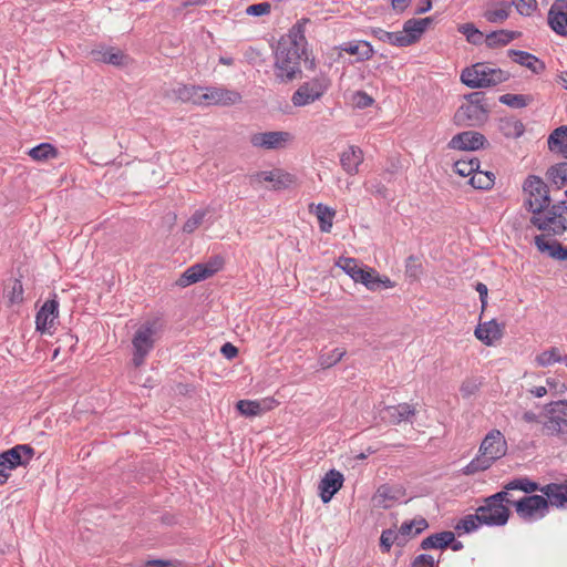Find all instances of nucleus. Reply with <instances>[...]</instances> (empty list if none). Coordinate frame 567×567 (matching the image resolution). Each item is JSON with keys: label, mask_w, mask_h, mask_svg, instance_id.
<instances>
[{"label": "nucleus", "mask_w": 567, "mask_h": 567, "mask_svg": "<svg viewBox=\"0 0 567 567\" xmlns=\"http://www.w3.org/2000/svg\"><path fill=\"white\" fill-rule=\"evenodd\" d=\"M509 79V73L488 63H475L461 73V81L471 89L495 86Z\"/></svg>", "instance_id": "obj_3"}, {"label": "nucleus", "mask_w": 567, "mask_h": 567, "mask_svg": "<svg viewBox=\"0 0 567 567\" xmlns=\"http://www.w3.org/2000/svg\"><path fill=\"white\" fill-rule=\"evenodd\" d=\"M346 354L347 351L342 348H336L330 352H322L318 357V364L323 370L329 369L340 362Z\"/></svg>", "instance_id": "obj_43"}, {"label": "nucleus", "mask_w": 567, "mask_h": 567, "mask_svg": "<svg viewBox=\"0 0 567 567\" xmlns=\"http://www.w3.org/2000/svg\"><path fill=\"white\" fill-rule=\"evenodd\" d=\"M412 567H434V558L427 554H421L412 561Z\"/></svg>", "instance_id": "obj_60"}, {"label": "nucleus", "mask_w": 567, "mask_h": 567, "mask_svg": "<svg viewBox=\"0 0 567 567\" xmlns=\"http://www.w3.org/2000/svg\"><path fill=\"white\" fill-rule=\"evenodd\" d=\"M517 12L522 16L529 17L537 9L536 0H511Z\"/></svg>", "instance_id": "obj_55"}, {"label": "nucleus", "mask_w": 567, "mask_h": 567, "mask_svg": "<svg viewBox=\"0 0 567 567\" xmlns=\"http://www.w3.org/2000/svg\"><path fill=\"white\" fill-rule=\"evenodd\" d=\"M477 509L486 526H504L511 515L509 508L505 504L491 503L488 497L485 498L484 505Z\"/></svg>", "instance_id": "obj_15"}, {"label": "nucleus", "mask_w": 567, "mask_h": 567, "mask_svg": "<svg viewBox=\"0 0 567 567\" xmlns=\"http://www.w3.org/2000/svg\"><path fill=\"white\" fill-rule=\"evenodd\" d=\"M158 336L157 320H147L143 322L134 332L132 339L133 364L138 368L144 364L145 359L154 349Z\"/></svg>", "instance_id": "obj_5"}, {"label": "nucleus", "mask_w": 567, "mask_h": 567, "mask_svg": "<svg viewBox=\"0 0 567 567\" xmlns=\"http://www.w3.org/2000/svg\"><path fill=\"white\" fill-rule=\"evenodd\" d=\"M331 86L330 78L320 73L303 82L291 95V103L296 107H303L321 100Z\"/></svg>", "instance_id": "obj_7"}, {"label": "nucleus", "mask_w": 567, "mask_h": 567, "mask_svg": "<svg viewBox=\"0 0 567 567\" xmlns=\"http://www.w3.org/2000/svg\"><path fill=\"white\" fill-rule=\"evenodd\" d=\"M517 515L525 522L544 518L549 509L545 495H527L514 503Z\"/></svg>", "instance_id": "obj_11"}, {"label": "nucleus", "mask_w": 567, "mask_h": 567, "mask_svg": "<svg viewBox=\"0 0 567 567\" xmlns=\"http://www.w3.org/2000/svg\"><path fill=\"white\" fill-rule=\"evenodd\" d=\"M303 41V35H288L279 40L275 51V70L280 82H290L301 73L300 59Z\"/></svg>", "instance_id": "obj_1"}, {"label": "nucleus", "mask_w": 567, "mask_h": 567, "mask_svg": "<svg viewBox=\"0 0 567 567\" xmlns=\"http://www.w3.org/2000/svg\"><path fill=\"white\" fill-rule=\"evenodd\" d=\"M58 308L59 303L56 300H48L44 302L35 317L37 330L41 331L42 333H51V329L53 328L59 315Z\"/></svg>", "instance_id": "obj_21"}, {"label": "nucleus", "mask_w": 567, "mask_h": 567, "mask_svg": "<svg viewBox=\"0 0 567 567\" xmlns=\"http://www.w3.org/2000/svg\"><path fill=\"white\" fill-rule=\"evenodd\" d=\"M237 409L245 416L259 415L264 410L260 402L250 400L238 401Z\"/></svg>", "instance_id": "obj_52"}, {"label": "nucleus", "mask_w": 567, "mask_h": 567, "mask_svg": "<svg viewBox=\"0 0 567 567\" xmlns=\"http://www.w3.org/2000/svg\"><path fill=\"white\" fill-rule=\"evenodd\" d=\"M384 419L391 424H400L401 422H411L412 417L416 414V410L409 403H400L398 405H388L383 409Z\"/></svg>", "instance_id": "obj_23"}, {"label": "nucleus", "mask_w": 567, "mask_h": 567, "mask_svg": "<svg viewBox=\"0 0 567 567\" xmlns=\"http://www.w3.org/2000/svg\"><path fill=\"white\" fill-rule=\"evenodd\" d=\"M92 55L94 60L112 65H122L126 59L125 54L121 50H115L114 48L94 50L92 51Z\"/></svg>", "instance_id": "obj_35"}, {"label": "nucleus", "mask_w": 567, "mask_h": 567, "mask_svg": "<svg viewBox=\"0 0 567 567\" xmlns=\"http://www.w3.org/2000/svg\"><path fill=\"white\" fill-rule=\"evenodd\" d=\"M374 100L365 92L358 91L353 94V103L359 109H365L373 104Z\"/></svg>", "instance_id": "obj_58"}, {"label": "nucleus", "mask_w": 567, "mask_h": 567, "mask_svg": "<svg viewBox=\"0 0 567 567\" xmlns=\"http://www.w3.org/2000/svg\"><path fill=\"white\" fill-rule=\"evenodd\" d=\"M202 97L204 99V106H229L241 101V95L239 92L226 89L224 86L204 87V95H202Z\"/></svg>", "instance_id": "obj_14"}, {"label": "nucleus", "mask_w": 567, "mask_h": 567, "mask_svg": "<svg viewBox=\"0 0 567 567\" xmlns=\"http://www.w3.org/2000/svg\"><path fill=\"white\" fill-rule=\"evenodd\" d=\"M8 300L11 305L19 303L23 300V287L19 279H14L11 290L7 293Z\"/></svg>", "instance_id": "obj_56"}, {"label": "nucleus", "mask_w": 567, "mask_h": 567, "mask_svg": "<svg viewBox=\"0 0 567 567\" xmlns=\"http://www.w3.org/2000/svg\"><path fill=\"white\" fill-rule=\"evenodd\" d=\"M535 245L542 252H547L550 257L557 260H567V247L561 246L557 241H550L545 236H536Z\"/></svg>", "instance_id": "obj_28"}, {"label": "nucleus", "mask_w": 567, "mask_h": 567, "mask_svg": "<svg viewBox=\"0 0 567 567\" xmlns=\"http://www.w3.org/2000/svg\"><path fill=\"white\" fill-rule=\"evenodd\" d=\"M483 525H485V523H483L481 514L478 513V509H476V514H470L461 518L455 525V529L458 532V534H468L477 530Z\"/></svg>", "instance_id": "obj_41"}, {"label": "nucleus", "mask_w": 567, "mask_h": 567, "mask_svg": "<svg viewBox=\"0 0 567 567\" xmlns=\"http://www.w3.org/2000/svg\"><path fill=\"white\" fill-rule=\"evenodd\" d=\"M359 284H362L367 289L377 291L381 289H390L394 287V282L386 276H380L377 270L368 266L364 267Z\"/></svg>", "instance_id": "obj_24"}, {"label": "nucleus", "mask_w": 567, "mask_h": 567, "mask_svg": "<svg viewBox=\"0 0 567 567\" xmlns=\"http://www.w3.org/2000/svg\"><path fill=\"white\" fill-rule=\"evenodd\" d=\"M144 567H174L175 563L168 559H148L143 564Z\"/></svg>", "instance_id": "obj_64"}, {"label": "nucleus", "mask_w": 567, "mask_h": 567, "mask_svg": "<svg viewBox=\"0 0 567 567\" xmlns=\"http://www.w3.org/2000/svg\"><path fill=\"white\" fill-rule=\"evenodd\" d=\"M406 539L401 534L400 529H385L382 532L380 537V547L383 553H389L392 545L396 544L399 546L405 545Z\"/></svg>", "instance_id": "obj_42"}, {"label": "nucleus", "mask_w": 567, "mask_h": 567, "mask_svg": "<svg viewBox=\"0 0 567 567\" xmlns=\"http://www.w3.org/2000/svg\"><path fill=\"white\" fill-rule=\"evenodd\" d=\"M547 22L558 35H567V0H555L549 8Z\"/></svg>", "instance_id": "obj_17"}, {"label": "nucleus", "mask_w": 567, "mask_h": 567, "mask_svg": "<svg viewBox=\"0 0 567 567\" xmlns=\"http://www.w3.org/2000/svg\"><path fill=\"white\" fill-rule=\"evenodd\" d=\"M464 102L455 111L453 121L456 126H477L487 118L483 92H473L464 96Z\"/></svg>", "instance_id": "obj_4"}, {"label": "nucleus", "mask_w": 567, "mask_h": 567, "mask_svg": "<svg viewBox=\"0 0 567 567\" xmlns=\"http://www.w3.org/2000/svg\"><path fill=\"white\" fill-rule=\"evenodd\" d=\"M483 17L489 23L504 22L509 17V4L499 2L496 6H491L485 9Z\"/></svg>", "instance_id": "obj_39"}, {"label": "nucleus", "mask_w": 567, "mask_h": 567, "mask_svg": "<svg viewBox=\"0 0 567 567\" xmlns=\"http://www.w3.org/2000/svg\"><path fill=\"white\" fill-rule=\"evenodd\" d=\"M403 33L401 31L389 32L381 28H373L371 30V34L378 40L400 48L409 45V41L404 40Z\"/></svg>", "instance_id": "obj_38"}, {"label": "nucleus", "mask_w": 567, "mask_h": 567, "mask_svg": "<svg viewBox=\"0 0 567 567\" xmlns=\"http://www.w3.org/2000/svg\"><path fill=\"white\" fill-rule=\"evenodd\" d=\"M416 258L414 256H410L408 259H406V264H405V274L411 277V278H419L420 274H421V265L416 262Z\"/></svg>", "instance_id": "obj_59"}, {"label": "nucleus", "mask_w": 567, "mask_h": 567, "mask_svg": "<svg viewBox=\"0 0 567 567\" xmlns=\"http://www.w3.org/2000/svg\"><path fill=\"white\" fill-rule=\"evenodd\" d=\"M477 383L473 380H466L461 385V393L464 398H470L473 395L477 390Z\"/></svg>", "instance_id": "obj_61"}, {"label": "nucleus", "mask_w": 567, "mask_h": 567, "mask_svg": "<svg viewBox=\"0 0 567 567\" xmlns=\"http://www.w3.org/2000/svg\"><path fill=\"white\" fill-rule=\"evenodd\" d=\"M293 135L286 131H270L254 133L249 142L254 147L272 151L286 148L293 142Z\"/></svg>", "instance_id": "obj_12"}, {"label": "nucleus", "mask_w": 567, "mask_h": 567, "mask_svg": "<svg viewBox=\"0 0 567 567\" xmlns=\"http://www.w3.org/2000/svg\"><path fill=\"white\" fill-rule=\"evenodd\" d=\"M508 55L513 58L516 63L527 68L535 74H540L546 69L545 63L542 60L527 51L511 49L508 51Z\"/></svg>", "instance_id": "obj_26"}, {"label": "nucleus", "mask_w": 567, "mask_h": 567, "mask_svg": "<svg viewBox=\"0 0 567 567\" xmlns=\"http://www.w3.org/2000/svg\"><path fill=\"white\" fill-rule=\"evenodd\" d=\"M522 480H529V478L528 477H518V478H515V480L506 483L502 491L488 496L491 503L496 502L498 504H505L506 506L509 504L514 505L515 502L509 498V491H522V488H515V487L511 488L509 485H512L513 483H516L517 481H522Z\"/></svg>", "instance_id": "obj_49"}, {"label": "nucleus", "mask_w": 567, "mask_h": 567, "mask_svg": "<svg viewBox=\"0 0 567 567\" xmlns=\"http://www.w3.org/2000/svg\"><path fill=\"white\" fill-rule=\"evenodd\" d=\"M339 49L351 55H358L359 61H367L371 59L374 53L371 43L364 40L342 43Z\"/></svg>", "instance_id": "obj_29"}, {"label": "nucleus", "mask_w": 567, "mask_h": 567, "mask_svg": "<svg viewBox=\"0 0 567 567\" xmlns=\"http://www.w3.org/2000/svg\"><path fill=\"white\" fill-rule=\"evenodd\" d=\"M486 142L483 134L474 131H465L454 135L447 143V147L457 151H477L483 148Z\"/></svg>", "instance_id": "obj_16"}, {"label": "nucleus", "mask_w": 567, "mask_h": 567, "mask_svg": "<svg viewBox=\"0 0 567 567\" xmlns=\"http://www.w3.org/2000/svg\"><path fill=\"white\" fill-rule=\"evenodd\" d=\"M206 212L203 209L196 210L184 224L183 231L187 234L194 233L204 221Z\"/></svg>", "instance_id": "obj_54"}, {"label": "nucleus", "mask_w": 567, "mask_h": 567, "mask_svg": "<svg viewBox=\"0 0 567 567\" xmlns=\"http://www.w3.org/2000/svg\"><path fill=\"white\" fill-rule=\"evenodd\" d=\"M498 101L502 104L513 107V109H523V107L527 106L528 104H530L534 101V99L532 95L507 93V94L501 95Z\"/></svg>", "instance_id": "obj_45"}, {"label": "nucleus", "mask_w": 567, "mask_h": 567, "mask_svg": "<svg viewBox=\"0 0 567 567\" xmlns=\"http://www.w3.org/2000/svg\"><path fill=\"white\" fill-rule=\"evenodd\" d=\"M336 266L341 268L354 282H359L365 266L355 258L340 257Z\"/></svg>", "instance_id": "obj_34"}, {"label": "nucleus", "mask_w": 567, "mask_h": 567, "mask_svg": "<svg viewBox=\"0 0 567 567\" xmlns=\"http://www.w3.org/2000/svg\"><path fill=\"white\" fill-rule=\"evenodd\" d=\"M458 31L465 35L466 40L472 44L477 45L483 41V33L473 23L462 24Z\"/></svg>", "instance_id": "obj_53"}, {"label": "nucleus", "mask_w": 567, "mask_h": 567, "mask_svg": "<svg viewBox=\"0 0 567 567\" xmlns=\"http://www.w3.org/2000/svg\"><path fill=\"white\" fill-rule=\"evenodd\" d=\"M546 176L548 181L558 189L567 184V162H560L547 169Z\"/></svg>", "instance_id": "obj_40"}, {"label": "nucleus", "mask_w": 567, "mask_h": 567, "mask_svg": "<svg viewBox=\"0 0 567 567\" xmlns=\"http://www.w3.org/2000/svg\"><path fill=\"white\" fill-rule=\"evenodd\" d=\"M523 192L526 195L525 207L529 212L540 213L549 207V189L539 176L528 175L523 183Z\"/></svg>", "instance_id": "obj_8"}, {"label": "nucleus", "mask_w": 567, "mask_h": 567, "mask_svg": "<svg viewBox=\"0 0 567 567\" xmlns=\"http://www.w3.org/2000/svg\"><path fill=\"white\" fill-rule=\"evenodd\" d=\"M221 267V260L216 258L214 261L207 264H196L187 268L176 284L179 287H188L198 281L205 280L216 274Z\"/></svg>", "instance_id": "obj_13"}, {"label": "nucleus", "mask_w": 567, "mask_h": 567, "mask_svg": "<svg viewBox=\"0 0 567 567\" xmlns=\"http://www.w3.org/2000/svg\"><path fill=\"white\" fill-rule=\"evenodd\" d=\"M431 22V18L410 19L404 22L403 30L401 32H404L403 37L405 41H409V45L413 44L420 39Z\"/></svg>", "instance_id": "obj_27"}, {"label": "nucleus", "mask_w": 567, "mask_h": 567, "mask_svg": "<svg viewBox=\"0 0 567 567\" xmlns=\"http://www.w3.org/2000/svg\"><path fill=\"white\" fill-rule=\"evenodd\" d=\"M530 223L539 230L553 233L554 235L563 234L567 226L566 219H557L554 215L548 212L540 210V213H533Z\"/></svg>", "instance_id": "obj_20"}, {"label": "nucleus", "mask_w": 567, "mask_h": 567, "mask_svg": "<svg viewBox=\"0 0 567 567\" xmlns=\"http://www.w3.org/2000/svg\"><path fill=\"white\" fill-rule=\"evenodd\" d=\"M34 455V449L29 444H18L10 450L0 453V484L7 482L9 474L4 470H13L25 466Z\"/></svg>", "instance_id": "obj_10"}, {"label": "nucleus", "mask_w": 567, "mask_h": 567, "mask_svg": "<svg viewBox=\"0 0 567 567\" xmlns=\"http://www.w3.org/2000/svg\"><path fill=\"white\" fill-rule=\"evenodd\" d=\"M363 162V152L358 146H350L340 155V164L349 175H355L359 172V166Z\"/></svg>", "instance_id": "obj_25"}, {"label": "nucleus", "mask_w": 567, "mask_h": 567, "mask_svg": "<svg viewBox=\"0 0 567 567\" xmlns=\"http://www.w3.org/2000/svg\"><path fill=\"white\" fill-rule=\"evenodd\" d=\"M475 290L480 295V301H481V306H482V311H484V309L487 306V295H488L487 286L485 284H483V282H477L476 286H475Z\"/></svg>", "instance_id": "obj_63"}, {"label": "nucleus", "mask_w": 567, "mask_h": 567, "mask_svg": "<svg viewBox=\"0 0 567 567\" xmlns=\"http://www.w3.org/2000/svg\"><path fill=\"white\" fill-rule=\"evenodd\" d=\"M310 212H313L319 221V228L322 233H330L336 216V210L324 204H311Z\"/></svg>", "instance_id": "obj_30"}, {"label": "nucleus", "mask_w": 567, "mask_h": 567, "mask_svg": "<svg viewBox=\"0 0 567 567\" xmlns=\"http://www.w3.org/2000/svg\"><path fill=\"white\" fill-rule=\"evenodd\" d=\"M509 486L511 488H522V491L526 494L538 491L545 495L548 502V506L560 509L567 508V477L564 483H549L544 486H540L538 483L530 480L517 481Z\"/></svg>", "instance_id": "obj_6"}, {"label": "nucleus", "mask_w": 567, "mask_h": 567, "mask_svg": "<svg viewBox=\"0 0 567 567\" xmlns=\"http://www.w3.org/2000/svg\"><path fill=\"white\" fill-rule=\"evenodd\" d=\"M28 154L32 159L42 162L56 157L58 152L50 143H41L29 150Z\"/></svg>", "instance_id": "obj_44"}, {"label": "nucleus", "mask_w": 567, "mask_h": 567, "mask_svg": "<svg viewBox=\"0 0 567 567\" xmlns=\"http://www.w3.org/2000/svg\"><path fill=\"white\" fill-rule=\"evenodd\" d=\"M270 4L268 2H259L247 7L246 13L248 16L261 17L270 12Z\"/></svg>", "instance_id": "obj_57"}, {"label": "nucleus", "mask_w": 567, "mask_h": 567, "mask_svg": "<svg viewBox=\"0 0 567 567\" xmlns=\"http://www.w3.org/2000/svg\"><path fill=\"white\" fill-rule=\"evenodd\" d=\"M494 181L495 176L493 173L480 171V168H477V171L472 175L470 183L477 189H489L493 187Z\"/></svg>", "instance_id": "obj_47"}, {"label": "nucleus", "mask_w": 567, "mask_h": 567, "mask_svg": "<svg viewBox=\"0 0 567 567\" xmlns=\"http://www.w3.org/2000/svg\"><path fill=\"white\" fill-rule=\"evenodd\" d=\"M566 355H561L558 348L553 347L548 350L540 352L535 361L539 367H549L554 363L560 362L564 363V359Z\"/></svg>", "instance_id": "obj_46"}, {"label": "nucleus", "mask_w": 567, "mask_h": 567, "mask_svg": "<svg viewBox=\"0 0 567 567\" xmlns=\"http://www.w3.org/2000/svg\"><path fill=\"white\" fill-rule=\"evenodd\" d=\"M427 526L429 524L424 518H419L410 522H404L400 527V532L403 535V537L408 540L410 536L421 534L424 529L427 528Z\"/></svg>", "instance_id": "obj_48"}, {"label": "nucleus", "mask_w": 567, "mask_h": 567, "mask_svg": "<svg viewBox=\"0 0 567 567\" xmlns=\"http://www.w3.org/2000/svg\"><path fill=\"white\" fill-rule=\"evenodd\" d=\"M343 481V475L337 470H330L324 474L318 485L319 496L324 504L329 503L342 487Z\"/></svg>", "instance_id": "obj_18"}, {"label": "nucleus", "mask_w": 567, "mask_h": 567, "mask_svg": "<svg viewBox=\"0 0 567 567\" xmlns=\"http://www.w3.org/2000/svg\"><path fill=\"white\" fill-rule=\"evenodd\" d=\"M546 420L542 421L540 432L546 436H556L567 430V401H554L545 405Z\"/></svg>", "instance_id": "obj_9"}, {"label": "nucleus", "mask_w": 567, "mask_h": 567, "mask_svg": "<svg viewBox=\"0 0 567 567\" xmlns=\"http://www.w3.org/2000/svg\"><path fill=\"white\" fill-rule=\"evenodd\" d=\"M518 31L497 30L486 35L485 42L488 48L503 47L520 37Z\"/></svg>", "instance_id": "obj_33"}, {"label": "nucleus", "mask_w": 567, "mask_h": 567, "mask_svg": "<svg viewBox=\"0 0 567 567\" xmlns=\"http://www.w3.org/2000/svg\"><path fill=\"white\" fill-rule=\"evenodd\" d=\"M404 489L399 485L383 484L374 493L372 501L377 507L390 508L404 497Z\"/></svg>", "instance_id": "obj_19"}, {"label": "nucleus", "mask_w": 567, "mask_h": 567, "mask_svg": "<svg viewBox=\"0 0 567 567\" xmlns=\"http://www.w3.org/2000/svg\"><path fill=\"white\" fill-rule=\"evenodd\" d=\"M498 128L507 138H518L525 132L523 122L513 117L502 118Z\"/></svg>", "instance_id": "obj_37"}, {"label": "nucleus", "mask_w": 567, "mask_h": 567, "mask_svg": "<svg viewBox=\"0 0 567 567\" xmlns=\"http://www.w3.org/2000/svg\"><path fill=\"white\" fill-rule=\"evenodd\" d=\"M547 212L554 215L557 219H566L563 216L564 213H567L566 202H560L558 204L550 206V208Z\"/></svg>", "instance_id": "obj_62"}, {"label": "nucleus", "mask_w": 567, "mask_h": 567, "mask_svg": "<svg viewBox=\"0 0 567 567\" xmlns=\"http://www.w3.org/2000/svg\"><path fill=\"white\" fill-rule=\"evenodd\" d=\"M548 148L560 155L567 150V125L555 128L547 140Z\"/></svg>", "instance_id": "obj_36"}, {"label": "nucleus", "mask_w": 567, "mask_h": 567, "mask_svg": "<svg viewBox=\"0 0 567 567\" xmlns=\"http://www.w3.org/2000/svg\"><path fill=\"white\" fill-rule=\"evenodd\" d=\"M480 168V161L477 158L460 159L454 163V172L461 176H471Z\"/></svg>", "instance_id": "obj_51"}, {"label": "nucleus", "mask_w": 567, "mask_h": 567, "mask_svg": "<svg viewBox=\"0 0 567 567\" xmlns=\"http://www.w3.org/2000/svg\"><path fill=\"white\" fill-rule=\"evenodd\" d=\"M507 452V443L504 435L498 430L491 431L483 440L480 446V455L472 460L465 467L467 475L485 471L492 464L503 457Z\"/></svg>", "instance_id": "obj_2"}, {"label": "nucleus", "mask_w": 567, "mask_h": 567, "mask_svg": "<svg viewBox=\"0 0 567 567\" xmlns=\"http://www.w3.org/2000/svg\"><path fill=\"white\" fill-rule=\"evenodd\" d=\"M454 542V533L452 532H441L436 534H432L425 537L421 543V548L426 549H437L445 548L450 546Z\"/></svg>", "instance_id": "obj_32"}, {"label": "nucleus", "mask_w": 567, "mask_h": 567, "mask_svg": "<svg viewBox=\"0 0 567 567\" xmlns=\"http://www.w3.org/2000/svg\"><path fill=\"white\" fill-rule=\"evenodd\" d=\"M178 100L190 102L195 105H204V87L196 85H181L175 90Z\"/></svg>", "instance_id": "obj_31"}, {"label": "nucleus", "mask_w": 567, "mask_h": 567, "mask_svg": "<svg viewBox=\"0 0 567 567\" xmlns=\"http://www.w3.org/2000/svg\"><path fill=\"white\" fill-rule=\"evenodd\" d=\"M504 326L499 324L495 319L480 323L474 334L485 346H493L495 341L503 337Z\"/></svg>", "instance_id": "obj_22"}, {"label": "nucleus", "mask_w": 567, "mask_h": 567, "mask_svg": "<svg viewBox=\"0 0 567 567\" xmlns=\"http://www.w3.org/2000/svg\"><path fill=\"white\" fill-rule=\"evenodd\" d=\"M249 178H250L251 185L260 184L262 182H270V183H274V187L277 189H279L286 185L285 181H284V176L276 177V174L274 172H258V173L250 175Z\"/></svg>", "instance_id": "obj_50"}]
</instances>
